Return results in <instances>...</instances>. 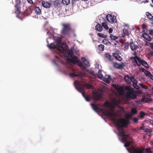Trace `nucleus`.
I'll use <instances>...</instances> for the list:
<instances>
[{
	"instance_id": "obj_1",
	"label": "nucleus",
	"mask_w": 153,
	"mask_h": 153,
	"mask_svg": "<svg viewBox=\"0 0 153 153\" xmlns=\"http://www.w3.org/2000/svg\"><path fill=\"white\" fill-rule=\"evenodd\" d=\"M103 113L114 123L118 131V135L119 136V139L122 143H125L124 144V146L127 147L130 146L131 143V142L128 141L127 139V137H129L130 134L124 133L123 130L124 124L123 120L121 119H116V114L113 109L105 110L103 111Z\"/></svg>"
},
{
	"instance_id": "obj_2",
	"label": "nucleus",
	"mask_w": 153,
	"mask_h": 153,
	"mask_svg": "<svg viewBox=\"0 0 153 153\" xmlns=\"http://www.w3.org/2000/svg\"><path fill=\"white\" fill-rule=\"evenodd\" d=\"M56 42L51 43L47 46L51 49H53L57 54H60V57L64 58L66 60L69 61L74 56L73 51L69 50L68 47L66 43H61V39L57 37L54 38Z\"/></svg>"
},
{
	"instance_id": "obj_3",
	"label": "nucleus",
	"mask_w": 153,
	"mask_h": 153,
	"mask_svg": "<svg viewBox=\"0 0 153 153\" xmlns=\"http://www.w3.org/2000/svg\"><path fill=\"white\" fill-rule=\"evenodd\" d=\"M126 149L129 153H152V152L150 148L143 149L139 147L135 148L132 146L130 149L127 148Z\"/></svg>"
},
{
	"instance_id": "obj_4",
	"label": "nucleus",
	"mask_w": 153,
	"mask_h": 153,
	"mask_svg": "<svg viewBox=\"0 0 153 153\" xmlns=\"http://www.w3.org/2000/svg\"><path fill=\"white\" fill-rule=\"evenodd\" d=\"M74 84L75 88L79 92L82 94V96L86 101H89V98L85 96L84 90L82 87L80 83L78 81L75 80L74 83Z\"/></svg>"
},
{
	"instance_id": "obj_5",
	"label": "nucleus",
	"mask_w": 153,
	"mask_h": 153,
	"mask_svg": "<svg viewBox=\"0 0 153 153\" xmlns=\"http://www.w3.org/2000/svg\"><path fill=\"white\" fill-rule=\"evenodd\" d=\"M62 25L63 28L61 31L62 34L64 35L68 34L71 30L70 24H62Z\"/></svg>"
},
{
	"instance_id": "obj_6",
	"label": "nucleus",
	"mask_w": 153,
	"mask_h": 153,
	"mask_svg": "<svg viewBox=\"0 0 153 153\" xmlns=\"http://www.w3.org/2000/svg\"><path fill=\"white\" fill-rule=\"evenodd\" d=\"M126 95L127 98L128 99H135L137 98L136 93L133 91H128L126 93Z\"/></svg>"
},
{
	"instance_id": "obj_7",
	"label": "nucleus",
	"mask_w": 153,
	"mask_h": 153,
	"mask_svg": "<svg viewBox=\"0 0 153 153\" xmlns=\"http://www.w3.org/2000/svg\"><path fill=\"white\" fill-rule=\"evenodd\" d=\"M45 30L47 32V35H48L49 36L51 35V36L47 39V42L48 43V40L50 39H51L52 37H53V33L54 30L53 28L51 27H48L47 29H45Z\"/></svg>"
},
{
	"instance_id": "obj_8",
	"label": "nucleus",
	"mask_w": 153,
	"mask_h": 153,
	"mask_svg": "<svg viewBox=\"0 0 153 153\" xmlns=\"http://www.w3.org/2000/svg\"><path fill=\"white\" fill-rule=\"evenodd\" d=\"M106 17L107 20L111 23H113L116 22V16H113L110 14H108Z\"/></svg>"
},
{
	"instance_id": "obj_9",
	"label": "nucleus",
	"mask_w": 153,
	"mask_h": 153,
	"mask_svg": "<svg viewBox=\"0 0 153 153\" xmlns=\"http://www.w3.org/2000/svg\"><path fill=\"white\" fill-rule=\"evenodd\" d=\"M131 82L133 83V85L134 88L136 89H139L140 88V87L137 85V81L134 78L133 76H131Z\"/></svg>"
},
{
	"instance_id": "obj_10",
	"label": "nucleus",
	"mask_w": 153,
	"mask_h": 153,
	"mask_svg": "<svg viewBox=\"0 0 153 153\" xmlns=\"http://www.w3.org/2000/svg\"><path fill=\"white\" fill-rule=\"evenodd\" d=\"M98 77L100 79L102 78L108 79L109 78L110 76L108 75H107L105 73H104V74H102V73L101 71L100 70H99L98 71Z\"/></svg>"
},
{
	"instance_id": "obj_11",
	"label": "nucleus",
	"mask_w": 153,
	"mask_h": 153,
	"mask_svg": "<svg viewBox=\"0 0 153 153\" xmlns=\"http://www.w3.org/2000/svg\"><path fill=\"white\" fill-rule=\"evenodd\" d=\"M134 59L135 61V63H134V62L133 64L135 66H139L141 65V62L142 60H141L140 58L137 56H136L134 58Z\"/></svg>"
},
{
	"instance_id": "obj_12",
	"label": "nucleus",
	"mask_w": 153,
	"mask_h": 153,
	"mask_svg": "<svg viewBox=\"0 0 153 153\" xmlns=\"http://www.w3.org/2000/svg\"><path fill=\"white\" fill-rule=\"evenodd\" d=\"M134 43L135 42H130L129 43L130 48L132 51H135L138 48V47L137 45L135 44Z\"/></svg>"
},
{
	"instance_id": "obj_13",
	"label": "nucleus",
	"mask_w": 153,
	"mask_h": 153,
	"mask_svg": "<svg viewBox=\"0 0 153 153\" xmlns=\"http://www.w3.org/2000/svg\"><path fill=\"white\" fill-rule=\"evenodd\" d=\"M101 98V95L97 93H95L94 95V98L95 100H100Z\"/></svg>"
},
{
	"instance_id": "obj_14",
	"label": "nucleus",
	"mask_w": 153,
	"mask_h": 153,
	"mask_svg": "<svg viewBox=\"0 0 153 153\" xmlns=\"http://www.w3.org/2000/svg\"><path fill=\"white\" fill-rule=\"evenodd\" d=\"M42 4L43 6L46 8H49L51 6V4L47 1H43Z\"/></svg>"
},
{
	"instance_id": "obj_15",
	"label": "nucleus",
	"mask_w": 153,
	"mask_h": 153,
	"mask_svg": "<svg viewBox=\"0 0 153 153\" xmlns=\"http://www.w3.org/2000/svg\"><path fill=\"white\" fill-rule=\"evenodd\" d=\"M55 59L52 60V62L55 65L58 66V64L56 63V62L57 61H61V60L60 58L57 56H55Z\"/></svg>"
},
{
	"instance_id": "obj_16",
	"label": "nucleus",
	"mask_w": 153,
	"mask_h": 153,
	"mask_svg": "<svg viewBox=\"0 0 153 153\" xmlns=\"http://www.w3.org/2000/svg\"><path fill=\"white\" fill-rule=\"evenodd\" d=\"M91 105L94 110L98 113V111L100 110V108L94 104H91Z\"/></svg>"
},
{
	"instance_id": "obj_17",
	"label": "nucleus",
	"mask_w": 153,
	"mask_h": 153,
	"mask_svg": "<svg viewBox=\"0 0 153 153\" xmlns=\"http://www.w3.org/2000/svg\"><path fill=\"white\" fill-rule=\"evenodd\" d=\"M142 37H143L144 39L149 41H150L151 40V38L146 33H143L142 35Z\"/></svg>"
},
{
	"instance_id": "obj_18",
	"label": "nucleus",
	"mask_w": 153,
	"mask_h": 153,
	"mask_svg": "<svg viewBox=\"0 0 153 153\" xmlns=\"http://www.w3.org/2000/svg\"><path fill=\"white\" fill-rule=\"evenodd\" d=\"M76 62L80 67L84 69H86V67L85 66H83L82 63L80 60L76 59Z\"/></svg>"
},
{
	"instance_id": "obj_19",
	"label": "nucleus",
	"mask_w": 153,
	"mask_h": 153,
	"mask_svg": "<svg viewBox=\"0 0 153 153\" xmlns=\"http://www.w3.org/2000/svg\"><path fill=\"white\" fill-rule=\"evenodd\" d=\"M113 56L116 59L119 61H121L122 60V58L121 57V56L117 53H113Z\"/></svg>"
},
{
	"instance_id": "obj_20",
	"label": "nucleus",
	"mask_w": 153,
	"mask_h": 153,
	"mask_svg": "<svg viewBox=\"0 0 153 153\" xmlns=\"http://www.w3.org/2000/svg\"><path fill=\"white\" fill-rule=\"evenodd\" d=\"M95 29L97 31L101 32L102 30V27L101 25L97 24L95 26Z\"/></svg>"
},
{
	"instance_id": "obj_21",
	"label": "nucleus",
	"mask_w": 153,
	"mask_h": 153,
	"mask_svg": "<svg viewBox=\"0 0 153 153\" xmlns=\"http://www.w3.org/2000/svg\"><path fill=\"white\" fill-rule=\"evenodd\" d=\"M137 113V111L134 108H132L131 110V113L128 114L127 115L129 117L131 116L133 114H136Z\"/></svg>"
},
{
	"instance_id": "obj_22",
	"label": "nucleus",
	"mask_w": 153,
	"mask_h": 153,
	"mask_svg": "<svg viewBox=\"0 0 153 153\" xmlns=\"http://www.w3.org/2000/svg\"><path fill=\"white\" fill-rule=\"evenodd\" d=\"M131 76L129 77L128 76L126 75L124 77V79L125 81L128 83L131 82Z\"/></svg>"
},
{
	"instance_id": "obj_23",
	"label": "nucleus",
	"mask_w": 153,
	"mask_h": 153,
	"mask_svg": "<svg viewBox=\"0 0 153 153\" xmlns=\"http://www.w3.org/2000/svg\"><path fill=\"white\" fill-rule=\"evenodd\" d=\"M114 67L118 69H121L123 68L122 65L121 64H117V63H114Z\"/></svg>"
},
{
	"instance_id": "obj_24",
	"label": "nucleus",
	"mask_w": 153,
	"mask_h": 153,
	"mask_svg": "<svg viewBox=\"0 0 153 153\" xmlns=\"http://www.w3.org/2000/svg\"><path fill=\"white\" fill-rule=\"evenodd\" d=\"M146 15L150 20H153V16L149 12H146Z\"/></svg>"
},
{
	"instance_id": "obj_25",
	"label": "nucleus",
	"mask_w": 153,
	"mask_h": 153,
	"mask_svg": "<svg viewBox=\"0 0 153 153\" xmlns=\"http://www.w3.org/2000/svg\"><path fill=\"white\" fill-rule=\"evenodd\" d=\"M34 11L36 14H40L41 13V10L37 7H36L34 8Z\"/></svg>"
},
{
	"instance_id": "obj_26",
	"label": "nucleus",
	"mask_w": 153,
	"mask_h": 153,
	"mask_svg": "<svg viewBox=\"0 0 153 153\" xmlns=\"http://www.w3.org/2000/svg\"><path fill=\"white\" fill-rule=\"evenodd\" d=\"M144 71L143 72L147 76L150 77V78L151 77V76H152V75L149 71L143 69Z\"/></svg>"
},
{
	"instance_id": "obj_27",
	"label": "nucleus",
	"mask_w": 153,
	"mask_h": 153,
	"mask_svg": "<svg viewBox=\"0 0 153 153\" xmlns=\"http://www.w3.org/2000/svg\"><path fill=\"white\" fill-rule=\"evenodd\" d=\"M69 75L71 77H81V76L79 74H76L74 73H71Z\"/></svg>"
},
{
	"instance_id": "obj_28",
	"label": "nucleus",
	"mask_w": 153,
	"mask_h": 153,
	"mask_svg": "<svg viewBox=\"0 0 153 153\" xmlns=\"http://www.w3.org/2000/svg\"><path fill=\"white\" fill-rule=\"evenodd\" d=\"M129 45L130 46L129 43L128 42H126L124 48V50L125 51H127L128 50Z\"/></svg>"
},
{
	"instance_id": "obj_29",
	"label": "nucleus",
	"mask_w": 153,
	"mask_h": 153,
	"mask_svg": "<svg viewBox=\"0 0 153 153\" xmlns=\"http://www.w3.org/2000/svg\"><path fill=\"white\" fill-rule=\"evenodd\" d=\"M141 65L144 66L146 68H148V65L147 64V62L144 60H142L141 61Z\"/></svg>"
},
{
	"instance_id": "obj_30",
	"label": "nucleus",
	"mask_w": 153,
	"mask_h": 153,
	"mask_svg": "<svg viewBox=\"0 0 153 153\" xmlns=\"http://www.w3.org/2000/svg\"><path fill=\"white\" fill-rule=\"evenodd\" d=\"M102 43L105 44L107 45H109L111 44L110 42L107 39H104L102 41Z\"/></svg>"
},
{
	"instance_id": "obj_31",
	"label": "nucleus",
	"mask_w": 153,
	"mask_h": 153,
	"mask_svg": "<svg viewBox=\"0 0 153 153\" xmlns=\"http://www.w3.org/2000/svg\"><path fill=\"white\" fill-rule=\"evenodd\" d=\"M15 3L16 4L15 6V7H17L18 6H19L21 4V2L20 1V0H15Z\"/></svg>"
},
{
	"instance_id": "obj_32",
	"label": "nucleus",
	"mask_w": 153,
	"mask_h": 153,
	"mask_svg": "<svg viewBox=\"0 0 153 153\" xmlns=\"http://www.w3.org/2000/svg\"><path fill=\"white\" fill-rule=\"evenodd\" d=\"M62 3L63 4L65 5H67L70 3V0H62Z\"/></svg>"
},
{
	"instance_id": "obj_33",
	"label": "nucleus",
	"mask_w": 153,
	"mask_h": 153,
	"mask_svg": "<svg viewBox=\"0 0 153 153\" xmlns=\"http://www.w3.org/2000/svg\"><path fill=\"white\" fill-rule=\"evenodd\" d=\"M102 26L105 29L108 30L109 29L106 22H103L102 23Z\"/></svg>"
},
{
	"instance_id": "obj_34",
	"label": "nucleus",
	"mask_w": 153,
	"mask_h": 153,
	"mask_svg": "<svg viewBox=\"0 0 153 153\" xmlns=\"http://www.w3.org/2000/svg\"><path fill=\"white\" fill-rule=\"evenodd\" d=\"M97 35L98 36L102 38H106L107 37L106 35L102 33H98L97 34Z\"/></svg>"
},
{
	"instance_id": "obj_35",
	"label": "nucleus",
	"mask_w": 153,
	"mask_h": 153,
	"mask_svg": "<svg viewBox=\"0 0 153 153\" xmlns=\"http://www.w3.org/2000/svg\"><path fill=\"white\" fill-rule=\"evenodd\" d=\"M98 48L100 51H103L104 50V46L103 45H100L98 46Z\"/></svg>"
},
{
	"instance_id": "obj_36",
	"label": "nucleus",
	"mask_w": 153,
	"mask_h": 153,
	"mask_svg": "<svg viewBox=\"0 0 153 153\" xmlns=\"http://www.w3.org/2000/svg\"><path fill=\"white\" fill-rule=\"evenodd\" d=\"M113 102L114 104L116 105H118L120 103V101L118 100H113Z\"/></svg>"
},
{
	"instance_id": "obj_37",
	"label": "nucleus",
	"mask_w": 153,
	"mask_h": 153,
	"mask_svg": "<svg viewBox=\"0 0 153 153\" xmlns=\"http://www.w3.org/2000/svg\"><path fill=\"white\" fill-rule=\"evenodd\" d=\"M139 85L143 89H147L148 88V87L144 85L143 83H140L139 84Z\"/></svg>"
},
{
	"instance_id": "obj_38",
	"label": "nucleus",
	"mask_w": 153,
	"mask_h": 153,
	"mask_svg": "<svg viewBox=\"0 0 153 153\" xmlns=\"http://www.w3.org/2000/svg\"><path fill=\"white\" fill-rule=\"evenodd\" d=\"M110 38H111V39L113 40H115L118 38L117 36H114L113 34H110Z\"/></svg>"
},
{
	"instance_id": "obj_39",
	"label": "nucleus",
	"mask_w": 153,
	"mask_h": 153,
	"mask_svg": "<svg viewBox=\"0 0 153 153\" xmlns=\"http://www.w3.org/2000/svg\"><path fill=\"white\" fill-rule=\"evenodd\" d=\"M105 57L108 58L109 60H111V56L110 54L108 53H106L105 54Z\"/></svg>"
},
{
	"instance_id": "obj_40",
	"label": "nucleus",
	"mask_w": 153,
	"mask_h": 153,
	"mask_svg": "<svg viewBox=\"0 0 153 153\" xmlns=\"http://www.w3.org/2000/svg\"><path fill=\"white\" fill-rule=\"evenodd\" d=\"M19 7H20V6H19V7L18 6L17 7H15L16 9V10H15V13L17 14H19L20 13V10L19 9Z\"/></svg>"
},
{
	"instance_id": "obj_41",
	"label": "nucleus",
	"mask_w": 153,
	"mask_h": 153,
	"mask_svg": "<svg viewBox=\"0 0 153 153\" xmlns=\"http://www.w3.org/2000/svg\"><path fill=\"white\" fill-rule=\"evenodd\" d=\"M53 3L55 6L58 7L59 4V0H56Z\"/></svg>"
},
{
	"instance_id": "obj_42",
	"label": "nucleus",
	"mask_w": 153,
	"mask_h": 153,
	"mask_svg": "<svg viewBox=\"0 0 153 153\" xmlns=\"http://www.w3.org/2000/svg\"><path fill=\"white\" fill-rule=\"evenodd\" d=\"M85 87H87L88 88H92L93 85L88 84H86L84 85Z\"/></svg>"
},
{
	"instance_id": "obj_43",
	"label": "nucleus",
	"mask_w": 153,
	"mask_h": 153,
	"mask_svg": "<svg viewBox=\"0 0 153 153\" xmlns=\"http://www.w3.org/2000/svg\"><path fill=\"white\" fill-rule=\"evenodd\" d=\"M123 32L124 34V35L125 36H127L128 34V33L127 30L125 29H123Z\"/></svg>"
},
{
	"instance_id": "obj_44",
	"label": "nucleus",
	"mask_w": 153,
	"mask_h": 153,
	"mask_svg": "<svg viewBox=\"0 0 153 153\" xmlns=\"http://www.w3.org/2000/svg\"><path fill=\"white\" fill-rule=\"evenodd\" d=\"M85 65L87 67H89L90 66V65L89 62L87 60L84 63Z\"/></svg>"
},
{
	"instance_id": "obj_45",
	"label": "nucleus",
	"mask_w": 153,
	"mask_h": 153,
	"mask_svg": "<svg viewBox=\"0 0 153 153\" xmlns=\"http://www.w3.org/2000/svg\"><path fill=\"white\" fill-rule=\"evenodd\" d=\"M86 71L89 73L91 74H92V75L94 74V71H93L91 70L88 69V70H87Z\"/></svg>"
},
{
	"instance_id": "obj_46",
	"label": "nucleus",
	"mask_w": 153,
	"mask_h": 153,
	"mask_svg": "<svg viewBox=\"0 0 153 153\" xmlns=\"http://www.w3.org/2000/svg\"><path fill=\"white\" fill-rule=\"evenodd\" d=\"M145 114V113L143 112H141L140 114V118H143Z\"/></svg>"
},
{
	"instance_id": "obj_47",
	"label": "nucleus",
	"mask_w": 153,
	"mask_h": 153,
	"mask_svg": "<svg viewBox=\"0 0 153 153\" xmlns=\"http://www.w3.org/2000/svg\"><path fill=\"white\" fill-rule=\"evenodd\" d=\"M149 33L150 35L153 36V29L149 30Z\"/></svg>"
},
{
	"instance_id": "obj_48",
	"label": "nucleus",
	"mask_w": 153,
	"mask_h": 153,
	"mask_svg": "<svg viewBox=\"0 0 153 153\" xmlns=\"http://www.w3.org/2000/svg\"><path fill=\"white\" fill-rule=\"evenodd\" d=\"M133 121L134 123H137L138 122V119L137 118L135 117L133 119Z\"/></svg>"
},
{
	"instance_id": "obj_49",
	"label": "nucleus",
	"mask_w": 153,
	"mask_h": 153,
	"mask_svg": "<svg viewBox=\"0 0 153 153\" xmlns=\"http://www.w3.org/2000/svg\"><path fill=\"white\" fill-rule=\"evenodd\" d=\"M119 111H120L121 112H125L124 110V109L122 107L120 108Z\"/></svg>"
},
{
	"instance_id": "obj_50",
	"label": "nucleus",
	"mask_w": 153,
	"mask_h": 153,
	"mask_svg": "<svg viewBox=\"0 0 153 153\" xmlns=\"http://www.w3.org/2000/svg\"><path fill=\"white\" fill-rule=\"evenodd\" d=\"M81 60L83 62V63L85 62L87 60L84 57H83L81 58Z\"/></svg>"
},
{
	"instance_id": "obj_51",
	"label": "nucleus",
	"mask_w": 153,
	"mask_h": 153,
	"mask_svg": "<svg viewBox=\"0 0 153 153\" xmlns=\"http://www.w3.org/2000/svg\"><path fill=\"white\" fill-rule=\"evenodd\" d=\"M28 2L30 4H32L33 3V2L32 0H27Z\"/></svg>"
},
{
	"instance_id": "obj_52",
	"label": "nucleus",
	"mask_w": 153,
	"mask_h": 153,
	"mask_svg": "<svg viewBox=\"0 0 153 153\" xmlns=\"http://www.w3.org/2000/svg\"><path fill=\"white\" fill-rule=\"evenodd\" d=\"M145 128L144 126H141L140 128V129L142 130H145Z\"/></svg>"
},
{
	"instance_id": "obj_53",
	"label": "nucleus",
	"mask_w": 153,
	"mask_h": 153,
	"mask_svg": "<svg viewBox=\"0 0 153 153\" xmlns=\"http://www.w3.org/2000/svg\"><path fill=\"white\" fill-rule=\"evenodd\" d=\"M113 30L111 28H110L109 29L108 32L109 33H111L112 32Z\"/></svg>"
},
{
	"instance_id": "obj_54",
	"label": "nucleus",
	"mask_w": 153,
	"mask_h": 153,
	"mask_svg": "<svg viewBox=\"0 0 153 153\" xmlns=\"http://www.w3.org/2000/svg\"><path fill=\"white\" fill-rule=\"evenodd\" d=\"M150 45L151 48L153 49V42L150 43Z\"/></svg>"
},
{
	"instance_id": "obj_55",
	"label": "nucleus",
	"mask_w": 153,
	"mask_h": 153,
	"mask_svg": "<svg viewBox=\"0 0 153 153\" xmlns=\"http://www.w3.org/2000/svg\"><path fill=\"white\" fill-rule=\"evenodd\" d=\"M148 2V1L147 0H146L145 1H143L142 2H141V3H144L145 4L146 3H147Z\"/></svg>"
},
{
	"instance_id": "obj_56",
	"label": "nucleus",
	"mask_w": 153,
	"mask_h": 153,
	"mask_svg": "<svg viewBox=\"0 0 153 153\" xmlns=\"http://www.w3.org/2000/svg\"><path fill=\"white\" fill-rule=\"evenodd\" d=\"M150 123L153 125V120H151L150 121Z\"/></svg>"
},
{
	"instance_id": "obj_57",
	"label": "nucleus",
	"mask_w": 153,
	"mask_h": 153,
	"mask_svg": "<svg viewBox=\"0 0 153 153\" xmlns=\"http://www.w3.org/2000/svg\"><path fill=\"white\" fill-rule=\"evenodd\" d=\"M152 131V130L151 129H149V130L148 131V132H149V134H150V132H151Z\"/></svg>"
},
{
	"instance_id": "obj_58",
	"label": "nucleus",
	"mask_w": 153,
	"mask_h": 153,
	"mask_svg": "<svg viewBox=\"0 0 153 153\" xmlns=\"http://www.w3.org/2000/svg\"><path fill=\"white\" fill-rule=\"evenodd\" d=\"M148 130H149V129H148L146 128H145V131L147 132L148 131Z\"/></svg>"
},
{
	"instance_id": "obj_59",
	"label": "nucleus",
	"mask_w": 153,
	"mask_h": 153,
	"mask_svg": "<svg viewBox=\"0 0 153 153\" xmlns=\"http://www.w3.org/2000/svg\"><path fill=\"white\" fill-rule=\"evenodd\" d=\"M148 130H149V129H148L146 128H145V131L147 132L148 131Z\"/></svg>"
},
{
	"instance_id": "obj_60",
	"label": "nucleus",
	"mask_w": 153,
	"mask_h": 153,
	"mask_svg": "<svg viewBox=\"0 0 153 153\" xmlns=\"http://www.w3.org/2000/svg\"><path fill=\"white\" fill-rule=\"evenodd\" d=\"M150 78L153 81V75L151 76V77Z\"/></svg>"
},
{
	"instance_id": "obj_61",
	"label": "nucleus",
	"mask_w": 153,
	"mask_h": 153,
	"mask_svg": "<svg viewBox=\"0 0 153 153\" xmlns=\"http://www.w3.org/2000/svg\"><path fill=\"white\" fill-rule=\"evenodd\" d=\"M147 135L149 136H150L151 135V132H150V134H149V132H148L147 134Z\"/></svg>"
},
{
	"instance_id": "obj_62",
	"label": "nucleus",
	"mask_w": 153,
	"mask_h": 153,
	"mask_svg": "<svg viewBox=\"0 0 153 153\" xmlns=\"http://www.w3.org/2000/svg\"><path fill=\"white\" fill-rule=\"evenodd\" d=\"M74 1H79V0H73Z\"/></svg>"
},
{
	"instance_id": "obj_63",
	"label": "nucleus",
	"mask_w": 153,
	"mask_h": 153,
	"mask_svg": "<svg viewBox=\"0 0 153 153\" xmlns=\"http://www.w3.org/2000/svg\"><path fill=\"white\" fill-rule=\"evenodd\" d=\"M150 109L152 110H153V108H150Z\"/></svg>"
},
{
	"instance_id": "obj_64",
	"label": "nucleus",
	"mask_w": 153,
	"mask_h": 153,
	"mask_svg": "<svg viewBox=\"0 0 153 153\" xmlns=\"http://www.w3.org/2000/svg\"><path fill=\"white\" fill-rule=\"evenodd\" d=\"M152 24L153 27V22H152Z\"/></svg>"
}]
</instances>
